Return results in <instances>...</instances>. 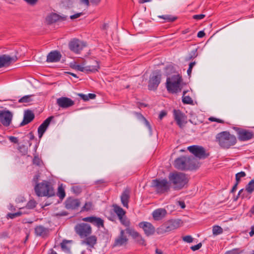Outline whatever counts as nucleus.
Masks as SVG:
<instances>
[{"label": "nucleus", "instance_id": "f257e3e1", "mask_svg": "<svg viewBox=\"0 0 254 254\" xmlns=\"http://www.w3.org/2000/svg\"><path fill=\"white\" fill-rule=\"evenodd\" d=\"M215 141L223 149H229L237 143L236 137L229 131H223L217 133Z\"/></svg>", "mask_w": 254, "mask_h": 254}, {"label": "nucleus", "instance_id": "f03ea898", "mask_svg": "<svg viewBox=\"0 0 254 254\" xmlns=\"http://www.w3.org/2000/svg\"><path fill=\"white\" fill-rule=\"evenodd\" d=\"M183 81L182 76L179 74L174 75L168 77L166 80V88L169 92L177 93L182 90L181 84Z\"/></svg>", "mask_w": 254, "mask_h": 254}, {"label": "nucleus", "instance_id": "7ed1b4c3", "mask_svg": "<svg viewBox=\"0 0 254 254\" xmlns=\"http://www.w3.org/2000/svg\"><path fill=\"white\" fill-rule=\"evenodd\" d=\"M168 178L171 184L178 189H182L189 181L188 177L183 173H170Z\"/></svg>", "mask_w": 254, "mask_h": 254}, {"label": "nucleus", "instance_id": "20e7f679", "mask_svg": "<svg viewBox=\"0 0 254 254\" xmlns=\"http://www.w3.org/2000/svg\"><path fill=\"white\" fill-rule=\"evenodd\" d=\"M171 183L166 179H157L153 180L151 183V187L160 190H168L170 188Z\"/></svg>", "mask_w": 254, "mask_h": 254}, {"label": "nucleus", "instance_id": "39448f33", "mask_svg": "<svg viewBox=\"0 0 254 254\" xmlns=\"http://www.w3.org/2000/svg\"><path fill=\"white\" fill-rule=\"evenodd\" d=\"M188 149L190 152L193 154L194 156L199 159H204L208 156V154L206 153L205 149L201 146H190L188 147Z\"/></svg>", "mask_w": 254, "mask_h": 254}, {"label": "nucleus", "instance_id": "423d86ee", "mask_svg": "<svg viewBox=\"0 0 254 254\" xmlns=\"http://www.w3.org/2000/svg\"><path fill=\"white\" fill-rule=\"evenodd\" d=\"M85 46L84 42L76 38L71 39L68 44L69 49L76 54H79Z\"/></svg>", "mask_w": 254, "mask_h": 254}, {"label": "nucleus", "instance_id": "0eeeda50", "mask_svg": "<svg viewBox=\"0 0 254 254\" xmlns=\"http://www.w3.org/2000/svg\"><path fill=\"white\" fill-rule=\"evenodd\" d=\"M76 233L81 237H85L91 233V227L87 224L81 223L75 227Z\"/></svg>", "mask_w": 254, "mask_h": 254}, {"label": "nucleus", "instance_id": "6e6552de", "mask_svg": "<svg viewBox=\"0 0 254 254\" xmlns=\"http://www.w3.org/2000/svg\"><path fill=\"white\" fill-rule=\"evenodd\" d=\"M12 115L9 111H0V122L5 127L9 126Z\"/></svg>", "mask_w": 254, "mask_h": 254}, {"label": "nucleus", "instance_id": "1a4fd4ad", "mask_svg": "<svg viewBox=\"0 0 254 254\" xmlns=\"http://www.w3.org/2000/svg\"><path fill=\"white\" fill-rule=\"evenodd\" d=\"M126 231L135 240L137 244L140 245H145V240L143 239L142 236L133 229L131 228H127L126 229Z\"/></svg>", "mask_w": 254, "mask_h": 254}, {"label": "nucleus", "instance_id": "9d476101", "mask_svg": "<svg viewBox=\"0 0 254 254\" xmlns=\"http://www.w3.org/2000/svg\"><path fill=\"white\" fill-rule=\"evenodd\" d=\"M238 138L240 141H245L254 137L253 131L245 129H241L238 131Z\"/></svg>", "mask_w": 254, "mask_h": 254}, {"label": "nucleus", "instance_id": "9b49d317", "mask_svg": "<svg viewBox=\"0 0 254 254\" xmlns=\"http://www.w3.org/2000/svg\"><path fill=\"white\" fill-rule=\"evenodd\" d=\"M161 81V75L153 73L149 80L148 89L150 90H154L157 89Z\"/></svg>", "mask_w": 254, "mask_h": 254}, {"label": "nucleus", "instance_id": "f8f14e48", "mask_svg": "<svg viewBox=\"0 0 254 254\" xmlns=\"http://www.w3.org/2000/svg\"><path fill=\"white\" fill-rule=\"evenodd\" d=\"M57 104L62 108H67L72 106L74 102L68 97H62L57 99Z\"/></svg>", "mask_w": 254, "mask_h": 254}, {"label": "nucleus", "instance_id": "ddd939ff", "mask_svg": "<svg viewBox=\"0 0 254 254\" xmlns=\"http://www.w3.org/2000/svg\"><path fill=\"white\" fill-rule=\"evenodd\" d=\"M16 56L10 57L9 55H3L0 56V68L8 66L12 63L15 62L17 60Z\"/></svg>", "mask_w": 254, "mask_h": 254}, {"label": "nucleus", "instance_id": "4468645a", "mask_svg": "<svg viewBox=\"0 0 254 254\" xmlns=\"http://www.w3.org/2000/svg\"><path fill=\"white\" fill-rule=\"evenodd\" d=\"M16 56L10 57L9 55H3L0 56V68L8 66L12 63L15 62L17 60Z\"/></svg>", "mask_w": 254, "mask_h": 254}, {"label": "nucleus", "instance_id": "2eb2a0df", "mask_svg": "<svg viewBox=\"0 0 254 254\" xmlns=\"http://www.w3.org/2000/svg\"><path fill=\"white\" fill-rule=\"evenodd\" d=\"M188 160L187 156H182L175 160L174 166L178 170H187V163Z\"/></svg>", "mask_w": 254, "mask_h": 254}, {"label": "nucleus", "instance_id": "dca6fc26", "mask_svg": "<svg viewBox=\"0 0 254 254\" xmlns=\"http://www.w3.org/2000/svg\"><path fill=\"white\" fill-rule=\"evenodd\" d=\"M173 115L174 119L176 121L177 125L180 127H182L184 126V124L185 123V120L186 119L185 114L179 110H177L174 109L173 110Z\"/></svg>", "mask_w": 254, "mask_h": 254}, {"label": "nucleus", "instance_id": "f3484780", "mask_svg": "<svg viewBox=\"0 0 254 254\" xmlns=\"http://www.w3.org/2000/svg\"><path fill=\"white\" fill-rule=\"evenodd\" d=\"M80 205V202L79 199L72 197L68 198L65 201V207L67 209H76Z\"/></svg>", "mask_w": 254, "mask_h": 254}, {"label": "nucleus", "instance_id": "a211bd4d", "mask_svg": "<svg viewBox=\"0 0 254 254\" xmlns=\"http://www.w3.org/2000/svg\"><path fill=\"white\" fill-rule=\"evenodd\" d=\"M53 116H50L46 119L43 123L38 128V136L40 138H41L46 130H47L48 127H49L51 122L53 119Z\"/></svg>", "mask_w": 254, "mask_h": 254}, {"label": "nucleus", "instance_id": "6ab92c4d", "mask_svg": "<svg viewBox=\"0 0 254 254\" xmlns=\"http://www.w3.org/2000/svg\"><path fill=\"white\" fill-rule=\"evenodd\" d=\"M140 228H142L147 236L153 235L155 232V228L153 225L147 222H142L139 224Z\"/></svg>", "mask_w": 254, "mask_h": 254}, {"label": "nucleus", "instance_id": "aec40b11", "mask_svg": "<svg viewBox=\"0 0 254 254\" xmlns=\"http://www.w3.org/2000/svg\"><path fill=\"white\" fill-rule=\"evenodd\" d=\"M62 55L57 51L51 52L47 56V62L49 63H56L60 61Z\"/></svg>", "mask_w": 254, "mask_h": 254}, {"label": "nucleus", "instance_id": "412c9836", "mask_svg": "<svg viewBox=\"0 0 254 254\" xmlns=\"http://www.w3.org/2000/svg\"><path fill=\"white\" fill-rule=\"evenodd\" d=\"M67 16L60 15L57 13H53L49 15L47 18V20L50 23H53L57 21H63L67 19Z\"/></svg>", "mask_w": 254, "mask_h": 254}, {"label": "nucleus", "instance_id": "4be33fe9", "mask_svg": "<svg viewBox=\"0 0 254 254\" xmlns=\"http://www.w3.org/2000/svg\"><path fill=\"white\" fill-rule=\"evenodd\" d=\"M128 241L127 238L125 235V231L121 230L120 235L115 239L114 244V246H122L126 244Z\"/></svg>", "mask_w": 254, "mask_h": 254}, {"label": "nucleus", "instance_id": "5701e85b", "mask_svg": "<svg viewBox=\"0 0 254 254\" xmlns=\"http://www.w3.org/2000/svg\"><path fill=\"white\" fill-rule=\"evenodd\" d=\"M51 183L47 181H43L41 183L37 184L34 188V190H52Z\"/></svg>", "mask_w": 254, "mask_h": 254}, {"label": "nucleus", "instance_id": "b1692460", "mask_svg": "<svg viewBox=\"0 0 254 254\" xmlns=\"http://www.w3.org/2000/svg\"><path fill=\"white\" fill-rule=\"evenodd\" d=\"M83 220L92 223L98 228L104 227V221L100 218L91 216L86 217Z\"/></svg>", "mask_w": 254, "mask_h": 254}, {"label": "nucleus", "instance_id": "393cba45", "mask_svg": "<svg viewBox=\"0 0 254 254\" xmlns=\"http://www.w3.org/2000/svg\"><path fill=\"white\" fill-rule=\"evenodd\" d=\"M35 115L30 110L25 111L24 114V118L22 122L20 123V126H25L33 121Z\"/></svg>", "mask_w": 254, "mask_h": 254}, {"label": "nucleus", "instance_id": "a878e982", "mask_svg": "<svg viewBox=\"0 0 254 254\" xmlns=\"http://www.w3.org/2000/svg\"><path fill=\"white\" fill-rule=\"evenodd\" d=\"M84 68L85 73L89 74V73L91 72H96V71H98L99 69L100 68L99 63L98 61H95L94 64L86 65V64L85 62Z\"/></svg>", "mask_w": 254, "mask_h": 254}, {"label": "nucleus", "instance_id": "bb28decb", "mask_svg": "<svg viewBox=\"0 0 254 254\" xmlns=\"http://www.w3.org/2000/svg\"><path fill=\"white\" fill-rule=\"evenodd\" d=\"M180 220H173L169 221L165 225V231L169 232L178 228L180 224Z\"/></svg>", "mask_w": 254, "mask_h": 254}, {"label": "nucleus", "instance_id": "cd10ccee", "mask_svg": "<svg viewBox=\"0 0 254 254\" xmlns=\"http://www.w3.org/2000/svg\"><path fill=\"white\" fill-rule=\"evenodd\" d=\"M49 229L42 225H39L35 227V233L37 236L42 237H46L49 233Z\"/></svg>", "mask_w": 254, "mask_h": 254}, {"label": "nucleus", "instance_id": "c85d7f7f", "mask_svg": "<svg viewBox=\"0 0 254 254\" xmlns=\"http://www.w3.org/2000/svg\"><path fill=\"white\" fill-rule=\"evenodd\" d=\"M167 214L166 210L164 208H159L154 210L152 216L154 220H159L164 218Z\"/></svg>", "mask_w": 254, "mask_h": 254}, {"label": "nucleus", "instance_id": "c756f323", "mask_svg": "<svg viewBox=\"0 0 254 254\" xmlns=\"http://www.w3.org/2000/svg\"><path fill=\"white\" fill-rule=\"evenodd\" d=\"M187 159L189 160L187 161V170L194 169L196 167V160L193 156H187Z\"/></svg>", "mask_w": 254, "mask_h": 254}, {"label": "nucleus", "instance_id": "7c9ffc66", "mask_svg": "<svg viewBox=\"0 0 254 254\" xmlns=\"http://www.w3.org/2000/svg\"><path fill=\"white\" fill-rule=\"evenodd\" d=\"M97 243V238L95 236H91L86 239L85 241H83L82 243L86 244L91 248H93L94 246Z\"/></svg>", "mask_w": 254, "mask_h": 254}, {"label": "nucleus", "instance_id": "2f4dec72", "mask_svg": "<svg viewBox=\"0 0 254 254\" xmlns=\"http://www.w3.org/2000/svg\"><path fill=\"white\" fill-rule=\"evenodd\" d=\"M130 197L128 191H124L121 196L122 203L123 206L126 208H128V203Z\"/></svg>", "mask_w": 254, "mask_h": 254}, {"label": "nucleus", "instance_id": "473e14b6", "mask_svg": "<svg viewBox=\"0 0 254 254\" xmlns=\"http://www.w3.org/2000/svg\"><path fill=\"white\" fill-rule=\"evenodd\" d=\"M246 176V174L244 171H241L239 173H238L236 174V183L233 185L232 188H231V190H235L237 189V185L239 183L241 178L243 177H245Z\"/></svg>", "mask_w": 254, "mask_h": 254}, {"label": "nucleus", "instance_id": "72a5a7b5", "mask_svg": "<svg viewBox=\"0 0 254 254\" xmlns=\"http://www.w3.org/2000/svg\"><path fill=\"white\" fill-rule=\"evenodd\" d=\"M84 65H85V62H83L81 64H79L76 62H73L70 63V66L76 70H78L80 71H82L84 72Z\"/></svg>", "mask_w": 254, "mask_h": 254}, {"label": "nucleus", "instance_id": "f704fd0d", "mask_svg": "<svg viewBox=\"0 0 254 254\" xmlns=\"http://www.w3.org/2000/svg\"><path fill=\"white\" fill-rule=\"evenodd\" d=\"M114 210L118 215L119 219L125 216L126 212L123 209L117 205H113Z\"/></svg>", "mask_w": 254, "mask_h": 254}, {"label": "nucleus", "instance_id": "c9c22d12", "mask_svg": "<svg viewBox=\"0 0 254 254\" xmlns=\"http://www.w3.org/2000/svg\"><path fill=\"white\" fill-rule=\"evenodd\" d=\"M38 196H46L48 197L55 195V191H35Z\"/></svg>", "mask_w": 254, "mask_h": 254}, {"label": "nucleus", "instance_id": "e433bc0d", "mask_svg": "<svg viewBox=\"0 0 254 254\" xmlns=\"http://www.w3.org/2000/svg\"><path fill=\"white\" fill-rule=\"evenodd\" d=\"M158 17L164 19L166 22H173L177 19L176 17L169 14L158 16Z\"/></svg>", "mask_w": 254, "mask_h": 254}, {"label": "nucleus", "instance_id": "4c0bfd02", "mask_svg": "<svg viewBox=\"0 0 254 254\" xmlns=\"http://www.w3.org/2000/svg\"><path fill=\"white\" fill-rule=\"evenodd\" d=\"M236 192L237 191H230L229 192L228 197L231 200L232 199L233 201L237 200L242 191H238L237 194H236Z\"/></svg>", "mask_w": 254, "mask_h": 254}, {"label": "nucleus", "instance_id": "58836bf2", "mask_svg": "<svg viewBox=\"0 0 254 254\" xmlns=\"http://www.w3.org/2000/svg\"><path fill=\"white\" fill-rule=\"evenodd\" d=\"M197 56V49L191 51L189 55L186 58V61H190Z\"/></svg>", "mask_w": 254, "mask_h": 254}, {"label": "nucleus", "instance_id": "ea45409f", "mask_svg": "<svg viewBox=\"0 0 254 254\" xmlns=\"http://www.w3.org/2000/svg\"><path fill=\"white\" fill-rule=\"evenodd\" d=\"M212 232L214 235H218L223 233V229L219 226L215 225L213 227Z\"/></svg>", "mask_w": 254, "mask_h": 254}, {"label": "nucleus", "instance_id": "a19ab883", "mask_svg": "<svg viewBox=\"0 0 254 254\" xmlns=\"http://www.w3.org/2000/svg\"><path fill=\"white\" fill-rule=\"evenodd\" d=\"M93 205L91 202H87L81 209V211H88L93 209Z\"/></svg>", "mask_w": 254, "mask_h": 254}, {"label": "nucleus", "instance_id": "79ce46f5", "mask_svg": "<svg viewBox=\"0 0 254 254\" xmlns=\"http://www.w3.org/2000/svg\"><path fill=\"white\" fill-rule=\"evenodd\" d=\"M121 223L124 225L125 227L127 228H130L129 225H130V222L128 220V219L126 217V216L122 217L121 218L119 219Z\"/></svg>", "mask_w": 254, "mask_h": 254}, {"label": "nucleus", "instance_id": "37998d69", "mask_svg": "<svg viewBox=\"0 0 254 254\" xmlns=\"http://www.w3.org/2000/svg\"><path fill=\"white\" fill-rule=\"evenodd\" d=\"M32 95H26L21 98L19 100V103H28L31 101V97Z\"/></svg>", "mask_w": 254, "mask_h": 254}, {"label": "nucleus", "instance_id": "c03bdc74", "mask_svg": "<svg viewBox=\"0 0 254 254\" xmlns=\"http://www.w3.org/2000/svg\"><path fill=\"white\" fill-rule=\"evenodd\" d=\"M182 102L183 103L187 104H191L193 103L191 98L189 96H183Z\"/></svg>", "mask_w": 254, "mask_h": 254}, {"label": "nucleus", "instance_id": "a18cd8bd", "mask_svg": "<svg viewBox=\"0 0 254 254\" xmlns=\"http://www.w3.org/2000/svg\"><path fill=\"white\" fill-rule=\"evenodd\" d=\"M22 215V212L18 211L16 213H8L6 217L7 218L14 219L16 217H19Z\"/></svg>", "mask_w": 254, "mask_h": 254}, {"label": "nucleus", "instance_id": "49530a36", "mask_svg": "<svg viewBox=\"0 0 254 254\" xmlns=\"http://www.w3.org/2000/svg\"><path fill=\"white\" fill-rule=\"evenodd\" d=\"M245 190H254V179L247 185Z\"/></svg>", "mask_w": 254, "mask_h": 254}, {"label": "nucleus", "instance_id": "de8ad7c7", "mask_svg": "<svg viewBox=\"0 0 254 254\" xmlns=\"http://www.w3.org/2000/svg\"><path fill=\"white\" fill-rule=\"evenodd\" d=\"M96 184L99 186L105 187L108 185V182L105 179H101L96 181Z\"/></svg>", "mask_w": 254, "mask_h": 254}, {"label": "nucleus", "instance_id": "09e8293b", "mask_svg": "<svg viewBox=\"0 0 254 254\" xmlns=\"http://www.w3.org/2000/svg\"><path fill=\"white\" fill-rule=\"evenodd\" d=\"M243 252V251L240 249H234L231 251L226 252L225 254H240Z\"/></svg>", "mask_w": 254, "mask_h": 254}, {"label": "nucleus", "instance_id": "8fccbe9b", "mask_svg": "<svg viewBox=\"0 0 254 254\" xmlns=\"http://www.w3.org/2000/svg\"><path fill=\"white\" fill-rule=\"evenodd\" d=\"M36 205V202L33 200H30L27 203L26 207L29 209H32L34 208Z\"/></svg>", "mask_w": 254, "mask_h": 254}, {"label": "nucleus", "instance_id": "3c124183", "mask_svg": "<svg viewBox=\"0 0 254 254\" xmlns=\"http://www.w3.org/2000/svg\"><path fill=\"white\" fill-rule=\"evenodd\" d=\"M208 120L211 122H216L218 123H221V124L224 123V121L223 120L214 118L213 117H211L209 118Z\"/></svg>", "mask_w": 254, "mask_h": 254}, {"label": "nucleus", "instance_id": "603ef678", "mask_svg": "<svg viewBox=\"0 0 254 254\" xmlns=\"http://www.w3.org/2000/svg\"><path fill=\"white\" fill-rule=\"evenodd\" d=\"M56 195L60 198L62 200L65 196V191H57Z\"/></svg>", "mask_w": 254, "mask_h": 254}, {"label": "nucleus", "instance_id": "864d4df0", "mask_svg": "<svg viewBox=\"0 0 254 254\" xmlns=\"http://www.w3.org/2000/svg\"><path fill=\"white\" fill-rule=\"evenodd\" d=\"M183 240L187 243H191L193 241L192 238L190 236H186L183 237Z\"/></svg>", "mask_w": 254, "mask_h": 254}, {"label": "nucleus", "instance_id": "5fc2aeb1", "mask_svg": "<svg viewBox=\"0 0 254 254\" xmlns=\"http://www.w3.org/2000/svg\"><path fill=\"white\" fill-rule=\"evenodd\" d=\"M202 246V244L201 243H198V244L191 246L190 247V249L193 251H195L198 249H199Z\"/></svg>", "mask_w": 254, "mask_h": 254}, {"label": "nucleus", "instance_id": "6e6d98bb", "mask_svg": "<svg viewBox=\"0 0 254 254\" xmlns=\"http://www.w3.org/2000/svg\"><path fill=\"white\" fill-rule=\"evenodd\" d=\"M33 162L34 164L40 166L41 163V160L38 157H35L33 159Z\"/></svg>", "mask_w": 254, "mask_h": 254}, {"label": "nucleus", "instance_id": "4d7b16f0", "mask_svg": "<svg viewBox=\"0 0 254 254\" xmlns=\"http://www.w3.org/2000/svg\"><path fill=\"white\" fill-rule=\"evenodd\" d=\"M205 15L204 14H197V15H194L193 16V18L196 20H200L203 19Z\"/></svg>", "mask_w": 254, "mask_h": 254}, {"label": "nucleus", "instance_id": "13d9d810", "mask_svg": "<svg viewBox=\"0 0 254 254\" xmlns=\"http://www.w3.org/2000/svg\"><path fill=\"white\" fill-rule=\"evenodd\" d=\"M9 140L13 143H17L18 142V139L17 137L13 136H10L8 137Z\"/></svg>", "mask_w": 254, "mask_h": 254}, {"label": "nucleus", "instance_id": "bf43d9fd", "mask_svg": "<svg viewBox=\"0 0 254 254\" xmlns=\"http://www.w3.org/2000/svg\"><path fill=\"white\" fill-rule=\"evenodd\" d=\"M27 3L31 5H34L36 4L38 0H24Z\"/></svg>", "mask_w": 254, "mask_h": 254}, {"label": "nucleus", "instance_id": "052dcab7", "mask_svg": "<svg viewBox=\"0 0 254 254\" xmlns=\"http://www.w3.org/2000/svg\"><path fill=\"white\" fill-rule=\"evenodd\" d=\"M82 15V12L77 13H76L75 14L71 15L70 16V18L71 19H76V18H77L79 17Z\"/></svg>", "mask_w": 254, "mask_h": 254}, {"label": "nucleus", "instance_id": "680f3d73", "mask_svg": "<svg viewBox=\"0 0 254 254\" xmlns=\"http://www.w3.org/2000/svg\"><path fill=\"white\" fill-rule=\"evenodd\" d=\"M78 95L85 101L88 100V98H87V95L83 94L82 93H79Z\"/></svg>", "mask_w": 254, "mask_h": 254}, {"label": "nucleus", "instance_id": "e2e57ef3", "mask_svg": "<svg viewBox=\"0 0 254 254\" xmlns=\"http://www.w3.org/2000/svg\"><path fill=\"white\" fill-rule=\"evenodd\" d=\"M96 96V95L93 93H89L87 95V98H88V100L90 99H93L95 98Z\"/></svg>", "mask_w": 254, "mask_h": 254}, {"label": "nucleus", "instance_id": "0e129e2a", "mask_svg": "<svg viewBox=\"0 0 254 254\" xmlns=\"http://www.w3.org/2000/svg\"><path fill=\"white\" fill-rule=\"evenodd\" d=\"M134 114L136 116V117L139 119H142L143 120H145V118L143 117V116L141 113L134 112Z\"/></svg>", "mask_w": 254, "mask_h": 254}, {"label": "nucleus", "instance_id": "69168bd1", "mask_svg": "<svg viewBox=\"0 0 254 254\" xmlns=\"http://www.w3.org/2000/svg\"><path fill=\"white\" fill-rule=\"evenodd\" d=\"M166 115H167L166 112L164 111H162L160 112V113L159 115V118L160 120H161L164 117L166 116Z\"/></svg>", "mask_w": 254, "mask_h": 254}, {"label": "nucleus", "instance_id": "338daca9", "mask_svg": "<svg viewBox=\"0 0 254 254\" xmlns=\"http://www.w3.org/2000/svg\"><path fill=\"white\" fill-rule=\"evenodd\" d=\"M25 201V199L24 197L23 196L18 197L16 199V201L18 203L22 202Z\"/></svg>", "mask_w": 254, "mask_h": 254}, {"label": "nucleus", "instance_id": "774afa93", "mask_svg": "<svg viewBox=\"0 0 254 254\" xmlns=\"http://www.w3.org/2000/svg\"><path fill=\"white\" fill-rule=\"evenodd\" d=\"M205 34L203 31H200L197 33V37L198 38H202L205 36Z\"/></svg>", "mask_w": 254, "mask_h": 254}]
</instances>
